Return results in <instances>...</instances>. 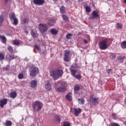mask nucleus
Returning <instances> with one entry per match:
<instances>
[{"label":"nucleus","mask_w":126,"mask_h":126,"mask_svg":"<svg viewBox=\"0 0 126 126\" xmlns=\"http://www.w3.org/2000/svg\"><path fill=\"white\" fill-rule=\"evenodd\" d=\"M63 74V71L61 69L53 70L50 72V75L54 80H57Z\"/></svg>","instance_id":"1"},{"label":"nucleus","mask_w":126,"mask_h":126,"mask_svg":"<svg viewBox=\"0 0 126 126\" xmlns=\"http://www.w3.org/2000/svg\"><path fill=\"white\" fill-rule=\"evenodd\" d=\"M42 107L43 104H42L40 101H36L34 102L32 104V108L35 112H39V111H41Z\"/></svg>","instance_id":"2"},{"label":"nucleus","mask_w":126,"mask_h":126,"mask_svg":"<svg viewBox=\"0 0 126 126\" xmlns=\"http://www.w3.org/2000/svg\"><path fill=\"white\" fill-rule=\"evenodd\" d=\"M38 29L41 34L44 35L48 32V26L46 24L40 23L38 25Z\"/></svg>","instance_id":"3"},{"label":"nucleus","mask_w":126,"mask_h":126,"mask_svg":"<svg viewBox=\"0 0 126 126\" xmlns=\"http://www.w3.org/2000/svg\"><path fill=\"white\" fill-rule=\"evenodd\" d=\"M107 42H108V38L103 40L98 43V46L100 50H106V49H108Z\"/></svg>","instance_id":"4"},{"label":"nucleus","mask_w":126,"mask_h":126,"mask_svg":"<svg viewBox=\"0 0 126 126\" xmlns=\"http://www.w3.org/2000/svg\"><path fill=\"white\" fill-rule=\"evenodd\" d=\"M66 82H63L62 83L61 87H59L57 89H56V91H58V92H64V91H65L66 90Z\"/></svg>","instance_id":"5"},{"label":"nucleus","mask_w":126,"mask_h":126,"mask_svg":"<svg viewBox=\"0 0 126 126\" xmlns=\"http://www.w3.org/2000/svg\"><path fill=\"white\" fill-rule=\"evenodd\" d=\"M39 72V68L37 67H34L30 72V75L32 77H35Z\"/></svg>","instance_id":"6"},{"label":"nucleus","mask_w":126,"mask_h":126,"mask_svg":"<svg viewBox=\"0 0 126 126\" xmlns=\"http://www.w3.org/2000/svg\"><path fill=\"white\" fill-rule=\"evenodd\" d=\"M90 100L93 105H97V104H99V98L94 97L93 95L91 96Z\"/></svg>","instance_id":"7"},{"label":"nucleus","mask_w":126,"mask_h":126,"mask_svg":"<svg viewBox=\"0 0 126 126\" xmlns=\"http://www.w3.org/2000/svg\"><path fill=\"white\" fill-rule=\"evenodd\" d=\"M33 2L36 5H43L45 3V0H33Z\"/></svg>","instance_id":"8"},{"label":"nucleus","mask_w":126,"mask_h":126,"mask_svg":"<svg viewBox=\"0 0 126 126\" xmlns=\"http://www.w3.org/2000/svg\"><path fill=\"white\" fill-rule=\"evenodd\" d=\"M71 111H74V114H75V116L76 117H78V116H79V114H80V113H81V108H72L71 109Z\"/></svg>","instance_id":"9"},{"label":"nucleus","mask_w":126,"mask_h":126,"mask_svg":"<svg viewBox=\"0 0 126 126\" xmlns=\"http://www.w3.org/2000/svg\"><path fill=\"white\" fill-rule=\"evenodd\" d=\"M71 73H72L73 76H74V77L75 78H76V79H78V80H79V79H81V77H82L81 75L79 74V75H75V73H76V70H72Z\"/></svg>","instance_id":"10"},{"label":"nucleus","mask_w":126,"mask_h":126,"mask_svg":"<svg viewBox=\"0 0 126 126\" xmlns=\"http://www.w3.org/2000/svg\"><path fill=\"white\" fill-rule=\"evenodd\" d=\"M92 15V19L98 18V17H99L100 16V15H99V14H98V12H97V11L96 10H94L93 12Z\"/></svg>","instance_id":"11"},{"label":"nucleus","mask_w":126,"mask_h":126,"mask_svg":"<svg viewBox=\"0 0 126 126\" xmlns=\"http://www.w3.org/2000/svg\"><path fill=\"white\" fill-rule=\"evenodd\" d=\"M7 104V99H4L0 100V106L1 108H3L4 105Z\"/></svg>","instance_id":"12"},{"label":"nucleus","mask_w":126,"mask_h":126,"mask_svg":"<svg viewBox=\"0 0 126 126\" xmlns=\"http://www.w3.org/2000/svg\"><path fill=\"white\" fill-rule=\"evenodd\" d=\"M31 35L33 38H37L39 35L37 33V31H36V30H32L31 32Z\"/></svg>","instance_id":"13"},{"label":"nucleus","mask_w":126,"mask_h":126,"mask_svg":"<svg viewBox=\"0 0 126 126\" xmlns=\"http://www.w3.org/2000/svg\"><path fill=\"white\" fill-rule=\"evenodd\" d=\"M37 82L36 80H33L31 82V87L32 88H35L37 86Z\"/></svg>","instance_id":"14"},{"label":"nucleus","mask_w":126,"mask_h":126,"mask_svg":"<svg viewBox=\"0 0 126 126\" xmlns=\"http://www.w3.org/2000/svg\"><path fill=\"white\" fill-rule=\"evenodd\" d=\"M55 23H56V20H55L54 19H50L48 22L47 25H49V26L52 27V26H54Z\"/></svg>","instance_id":"15"},{"label":"nucleus","mask_w":126,"mask_h":126,"mask_svg":"<svg viewBox=\"0 0 126 126\" xmlns=\"http://www.w3.org/2000/svg\"><path fill=\"white\" fill-rule=\"evenodd\" d=\"M75 68H78V65H77L76 63H75L71 65V68H70L71 72L72 70H74Z\"/></svg>","instance_id":"16"},{"label":"nucleus","mask_w":126,"mask_h":126,"mask_svg":"<svg viewBox=\"0 0 126 126\" xmlns=\"http://www.w3.org/2000/svg\"><path fill=\"white\" fill-rule=\"evenodd\" d=\"M9 17H10V20H13V19H15L17 18L15 16V13L13 12L10 13Z\"/></svg>","instance_id":"17"},{"label":"nucleus","mask_w":126,"mask_h":126,"mask_svg":"<svg viewBox=\"0 0 126 126\" xmlns=\"http://www.w3.org/2000/svg\"><path fill=\"white\" fill-rule=\"evenodd\" d=\"M10 96L11 98L14 99L15 98H16V96H17V93H16V92H11L10 94Z\"/></svg>","instance_id":"18"},{"label":"nucleus","mask_w":126,"mask_h":126,"mask_svg":"<svg viewBox=\"0 0 126 126\" xmlns=\"http://www.w3.org/2000/svg\"><path fill=\"white\" fill-rule=\"evenodd\" d=\"M0 39L2 40V42L3 43V44L6 43V37L4 36V35H0Z\"/></svg>","instance_id":"19"},{"label":"nucleus","mask_w":126,"mask_h":126,"mask_svg":"<svg viewBox=\"0 0 126 126\" xmlns=\"http://www.w3.org/2000/svg\"><path fill=\"white\" fill-rule=\"evenodd\" d=\"M78 102L80 105H83L85 102V100L83 98H81L78 99Z\"/></svg>","instance_id":"20"},{"label":"nucleus","mask_w":126,"mask_h":126,"mask_svg":"<svg viewBox=\"0 0 126 126\" xmlns=\"http://www.w3.org/2000/svg\"><path fill=\"white\" fill-rule=\"evenodd\" d=\"M45 89H46V90H48V91H50V90L52 89V87L51 86L50 83H47L45 85Z\"/></svg>","instance_id":"21"},{"label":"nucleus","mask_w":126,"mask_h":126,"mask_svg":"<svg viewBox=\"0 0 126 126\" xmlns=\"http://www.w3.org/2000/svg\"><path fill=\"white\" fill-rule=\"evenodd\" d=\"M50 33L53 35H57V34H58V31L56 30L55 29H52L50 30Z\"/></svg>","instance_id":"22"},{"label":"nucleus","mask_w":126,"mask_h":126,"mask_svg":"<svg viewBox=\"0 0 126 126\" xmlns=\"http://www.w3.org/2000/svg\"><path fill=\"white\" fill-rule=\"evenodd\" d=\"M118 60L119 62L120 63H124V61H125L126 57L125 56L123 57H118Z\"/></svg>","instance_id":"23"},{"label":"nucleus","mask_w":126,"mask_h":126,"mask_svg":"<svg viewBox=\"0 0 126 126\" xmlns=\"http://www.w3.org/2000/svg\"><path fill=\"white\" fill-rule=\"evenodd\" d=\"M66 99L68 101H71L72 98L71 97V93H69L66 95Z\"/></svg>","instance_id":"24"},{"label":"nucleus","mask_w":126,"mask_h":126,"mask_svg":"<svg viewBox=\"0 0 126 126\" xmlns=\"http://www.w3.org/2000/svg\"><path fill=\"white\" fill-rule=\"evenodd\" d=\"M35 50H37L38 53H41V49L40 48V47L37 45L34 46V51H35Z\"/></svg>","instance_id":"25"},{"label":"nucleus","mask_w":126,"mask_h":126,"mask_svg":"<svg viewBox=\"0 0 126 126\" xmlns=\"http://www.w3.org/2000/svg\"><path fill=\"white\" fill-rule=\"evenodd\" d=\"M121 47L122 49H126V41H124L121 42Z\"/></svg>","instance_id":"26"},{"label":"nucleus","mask_w":126,"mask_h":126,"mask_svg":"<svg viewBox=\"0 0 126 126\" xmlns=\"http://www.w3.org/2000/svg\"><path fill=\"white\" fill-rule=\"evenodd\" d=\"M5 126H12V122L9 121H6L4 124Z\"/></svg>","instance_id":"27"},{"label":"nucleus","mask_w":126,"mask_h":126,"mask_svg":"<svg viewBox=\"0 0 126 126\" xmlns=\"http://www.w3.org/2000/svg\"><path fill=\"white\" fill-rule=\"evenodd\" d=\"M80 88V87L78 85H77L75 86L74 91H75V93H77V92L78 91H79Z\"/></svg>","instance_id":"28"},{"label":"nucleus","mask_w":126,"mask_h":126,"mask_svg":"<svg viewBox=\"0 0 126 126\" xmlns=\"http://www.w3.org/2000/svg\"><path fill=\"white\" fill-rule=\"evenodd\" d=\"M4 20V18L3 17V16H0V27L1 26V25H2Z\"/></svg>","instance_id":"29"},{"label":"nucleus","mask_w":126,"mask_h":126,"mask_svg":"<svg viewBox=\"0 0 126 126\" xmlns=\"http://www.w3.org/2000/svg\"><path fill=\"white\" fill-rule=\"evenodd\" d=\"M86 11L88 13L91 12V8L90 6H87L85 7Z\"/></svg>","instance_id":"30"},{"label":"nucleus","mask_w":126,"mask_h":126,"mask_svg":"<svg viewBox=\"0 0 126 126\" xmlns=\"http://www.w3.org/2000/svg\"><path fill=\"white\" fill-rule=\"evenodd\" d=\"M13 44L16 46H18V45L20 44V42L17 40H14L13 41Z\"/></svg>","instance_id":"31"},{"label":"nucleus","mask_w":126,"mask_h":126,"mask_svg":"<svg viewBox=\"0 0 126 126\" xmlns=\"http://www.w3.org/2000/svg\"><path fill=\"white\" fill-rule=\"evenodd\" d=\"M12 20H13L14 22L13 23V25H17V24H18V19H17V18Z\"/></svg>","instance_id":"32"},{"label":"nucleus","mask_w":126,"mask_h":126,"mask_svg":"<svg viewBox=\"0 0 126 126\" xmlns=\"http://www.w3.org/2000/svg\"><path fill=\"white\" fill-rule=\"evenodd\" d=\"M60 11L62 14H63V13L65 12V9H64V6H62L60 8Z\"/></svg>","instance_id":"33"},{"label":"nucleus","mask_w":126,"mask_h":126,"mask_svg":"<svg viewBox=\"0 0 126 126\" xmlns=\"http://www.w3.org/2000/svg\"><path fill=\"white\" fill-rule=\"evenodd\" d=\"M71 126V124L68 122H64L63 124V126Z\"/></svg>","instance_id":"34"},{"label":"nucleus","mask_w":126,"mask_h":126,"mask_svg":"<svg viewBox=\"0 0 126 126\" xmlns=\"http://www.w3.org/2000/svg\"><path fill=\"white\" fill-rule=\"evenodd\" d=\"M62 17L63 18V20H64V21H68V18H67L66 15H63Z\"/></svg>","instance_id":"35"},{"label":"nucleus","mask_w":126,"mask_h":126,"mask_svg":"<svg viewBox=\"0 0 126 126\" xmlns=\"http://www.w3.org/2000/svg\"><path fill=\"white\" fill-rule=\"evenodd\" d=\"M116 54L114 53H110V55L109 56V58L111 59H116Z\"/></svg>","instance_id":"36"},{"label":"nucleus","mask_w":126,"mask_h":126,"mask_svg":"<svg viewBox=\"0 0 126 126\" xmlns=\"http://www.w3.org/2000/svg\"><path fill=\"white\" fill-rule=\"evenodd\" d=\"M18 77L19 79H23L24 76L23 75V73H21L19 74Z\"/></svg>","instance_id":"37"},{"label":"nucleus","mask_w":126,"mask_h":126,"mask_svg":"<svg viewBox=\"0 0 126 126\" xmlns=\"http://www.w3.org/2000/svg\"><path fill=\"white\" fill-rule=\"evenodd\" d=\"M55 120L57 123H60L61 122V118L59 117V116H55Z\"/></svg>","instance_id":"38"},{"label":"nucleus","mask_w":126,"mask_h":126,"mask_svg":"<svg viewBox=\"0 0 126 126\" xmlns=\"http://www.w3.org/2000/svg\"><path fill=\"white\" fill-rule=\"evenodd\" d=\"M0 60L1 61L4 60V54L2 53H0Z\"/></svg>","instance_id":"39"},{"label":"nucleus","mask_w":126,"mask_h":126,"mask_svg":"<svg viewBox=\"0 0 126 126\" xmlns=\"http://www.w3.org/2000/svg\"><path fill=\"white\" fill-rule=\"evenodd\" d=\"M71 37H72V34L71 33L67 34L66 35V38L68 39H71Z\"/></svg>","instance_id":"40"},{"label":"nucleus","mask_w":126,"mask_h":126,"mask_svg":"<svg viewBox=\"0 0 126 126\" xmlns=\"http://www.w3.org/2000/svg\"><path fill=\"white\" fill-rule=\"evenodd\" d=\"M8 50L10 53H13V48L11 47V46H9L8 47Z\"/></svg>","instance_id":"41"},{"label":"nucleus","mask_w":126,"mask_h":126,"mask_svg":"<svg viewBox=\"0 0 126 126\" xmlns=\"http://www.w3.org/2000/svg\"><path fill=\"white\" fill-rule=\"evenodd\" d=\"M23 23L24 24H28V22H29V20H28V19L25 18L24 20L23 21Z\"/></svg>","instance_id":"42"},{"label":"nucleus","mask_w":126,"mask_h":126,"mask_svg":"<svg viewBox=\"0 0 126 126\" xmlns=\"http://www.w3.org/2000/svg\"><path fill=\"white\" fill-rule=\"evenodd\" d=\"M3 70H5V71H8V70H9V66L7 65L6 67H4Z\"/></svg>","instance_id":"43"},{"label":"nucleus","mask_w":126,"mask_h":126,"mask_svg":"<svg viewBox=\"0 0 126 126\" xmlns=\"http://www.w3.org/2000/svg\"><path fill=\"white\" fill-rule=\"evenodd\" d=\"M69 55V51H65L64 57H68Z\"/></svg>","instance_id":"44"},{"label":"nucleus","mask_w":126,"mask_h":126,"mask_svg":"<svg viewBox=\"0 0 126 126\" xmlns=\"http://www.w3.org/2000/svg\"><path fill=\"white\" fill-rule=\"evenodd\" d=\"M9 57L11 60H14V59H15V57H14V54H11Z\"/></svg>","instance_id":"45"},{"label":"nucleus","mask_w":126,"mask_h":126,"mask_svg":"<svg viewBox=\"0 0 126 126\" xmlns=\"http://www.w3.org/2000/svg\"><path fill=\"white\" fill-rule=\"evenodd\" d=\"M111 126H120V125L116 123H112L111 124Z\"/></svg>","instance_id":"46"},{"label":"nucleus","mask_w":126,"mask_h":126,"mask_svg":"<svg viewBox=\"0 0 126 126\" xmlns=\"http://www.w3.org/2000/svg\"><path fill=\"white\" fill-rule=\"evenodd\" d=\"M64 62H68V61H69V58L68 57L64 56Z\"/></svg>","instance_id":"47"},{"label":"nucleus","mask_w":126,"mask_h":126,"mask_svg":"<svg viewBox=\"0 0 126 126\" xmlns=\"http://www.w3.org/2000/svg\"><path fill=\"white\" fill-rule=\"evenodd\" d=\"M116 26H117L118 28H120V29H122V24H117Z\"/></svg>","instance_id":"48"},{"label":"nucleus","mask_w":126,"mask_h":126,"mask_svg":"<svg viewBox=\"0 0 126 126\" xmlns=\"http://www.w3.org/2000/svg\"><path fill=\"white\" fill-rule=\"evenodd\" d=\"M112 117L115 119H116V117H117V115H116V114H112Z\"/></svg>","instance_id":"49"},{"label":"nucleus","mask_w":126,"mask_h":126,"mask_svg":"<svg viewBox=\"0 0 126 126\" xmlns=\"http://www.w3.org/2000/svg\"><path fill=\"white\" fill-rule=\"evenodd\" d=\"M84 42L85 43V44L88 43V41L87 40H86V39H84Z\"/></svg>","instance_id":"50"},{"label":"nucleus","mask_w":126,"mask_h":126,"mask_svg":"<svg viewBox=\"0 0 126 126\" xmlns=\"http://www.w3.org/2000/svg\"><path fill=\"white\" fill-rule=\"evenodd\" d=\"M5 2H9L10 1V0H4Z\"/></svg>","instance_id":"51"},{"label":"nucleus","mask_w":126,"mask_h":126,"mask_svg":"<svg viewBox=\"0 0 126 126\" xmlns=\"http://www.w3.org/2000/svg\"><path fill=\"white\" fill-rule=\"evenodd\" d=\"M25 33H26V34H28V33H29V32H28V31H25Z\"/></svg>","instance_id":"52"},{"label":"nucleus","mask_w":126,"mask_h":126,"mask_svg":"<svg viewBox=\"0 0 126 126\" xmlns=\"http://www.w3.org/2000/svg\"><path fill=\"white\" fill-rule=\"evenodd\" d=\"M111 70H112V69H107V71H111Z\"/></svg>","instance_id":"53"},{"label":"nucleus","mask_w":126,"mask_h":126,"mask_svg":"<svg viewBox=\"0 0 126 126\" xmlns=\"http://www.w3.org/2000/svg\"><path fill=\"white\" fill-rule=\"evenodd\" d=\"M124 2H125V3H126V0H124Z\"/></svg>","instance_id":"54"},{"label":"nucleus","mask_w":126,"mask_h":126,"mask_svg":"<svg viewBox=\"0 0 126 126\" xmlns=\"http://www.w3.org/2000/svg\"><path fill=\"white\" fill-rule=\"evenodd\" d=\"M108 74L110 73V71H107Z\"/></svg>","instance_id":"55"},{"label":"nucleus","mask_w":126,"mask_h":126,"mask_svg":"<svg viewBox=\"0 0 126 126\" xmlns=\"http://www.w3.org/2000/svg\"><path fill=\"white\" fill-rule=\"evenodd\" d=\"M55 0V1H56V0Z\"/></svg>","instance_id":"56"}]
</instances>
